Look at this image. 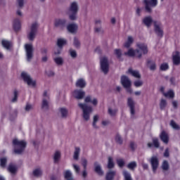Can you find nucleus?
<instances>
[{"mask_svg":"<svg viewBox=\"0 0 180 180\" xmlns=\"http://www.w3.org/2000/svg\"><path fill=\"white\" fill-rule=\"evenodd\" d=\"M137 49L135 51L133 49H129L127 52L124 53L125 56H129V57H138L140 58L143 54H147L148 53V49H147V45L146 44H137Z\"/></svg>","mask_w":180,"mask_h":180,"instance_id":"f257e3e1","label":"nucleus"},{"mask_svg":"<svg viewBox=\"0 0 180 180\" xmlns=\"http://www.w3.org/2000/svg\"><path fill=\"white\" fill-rule=\"evenodd\" d=\"M13 144L14 146V153L15 154H22L26 148V141L13 139Z\"/></svg>","mask_w":180,"mask_h":180,"instance_id":"f03ea898","label":"nucleus"},{"mask_svg":"<svg viewBox=\"0 0 180 180\" xmlns=\"http://www.w3.org/2000/svg\"><path fill=\"white\" fill-rule=\"evenodd\" d=\"M79 108L82 109L83 114V119L86 121H88L89 120V117L91 116V113H92L94 109L91 106L86 105V104L84 103H79L78 104Z\"/></svg>","mask_w":180,"mask_h":180,"instance_id":"7ed1b4c3","label":"nucleus"},{"mask_svg":"<svg viewBox=\"0 0 180 180\" xmlns=\"http://www.w3.org/2000/svg\"><path fill=\"white\" fill-rule=\"evenodd\" d=\"M68 13L70 20H75L77 19V13H78V4L77 2L73 1L71 3Z\"/></svg>","mask_w":180,"mask_h":180,"instance_id":"20e7f679","label":"nucleus"},{"mask_svg":"<svg viewBox=\"0 0 180 180\" xmlns=\"http://www.w3.org/2000/svg\"><path fill=\"white\" fill-rule=\"evenodd\" d=\"M25 50L27 61H31L32 58H33V45L32 44H26L25 45Z\"/></svg>","mask_w":180,"mask_h":180,"instance_id":"39448f33","label":"nucleus"},{"mask_svg":"<svg viewBox=\"0 0 180 180\" xmlns=\"http://www.w3.org/2000/svg\"><path fill=\"white\" fill-rule=\"evenodd\" d=\"M121 83L123 85L124 88H125L129 94H131L133 92V90H131V81L129 79V77L126 76H122L121 77Z\"/></svg>","mask_w":180,"mask_h":180,"instance_id":"423d86ee","label":"nucleus"},{"mask_svg":"<svg viewBox=\"0 0 180 180\" xmlns=\"http://www.w3.org/2000/svg\"><path fill=\"white\" fill-rule=\"evenodd\" d=\"M37 27H39V25L37 22H34L30 30V32L27 34V38L29 40H34V37H36V33H37Z\"/></svg>","mask_w":180,"mask_h":180,"instance_id":"0eeeda50","label":"nucleus"},{"mask_svg":"<svg viewBox=\"0 0 180 180\" xmlns=\"http://www.w3.org/2000/svg\"><path fill=\"white\" fill-rule=\"evenodd\" d=\"M21 77L22 79L29 85V86H36V81L32 80V77H30V75L27 74V72H22L21 73Z\"/></svg>","mask_w":180,"mask_h":180,"instance_id":"6e6552de","label":"nucleus"},{"mask_svg":"<svg viewBox=\"0 0 180 180\" xmlns=\"http://www.w3.org/2000/svg\"><path fill=\"white\" fill-rule=\"evenodd\" d=\"M100 63L103 72H104V74H108V71H109V62L108 61V58L102 57Z\"/></svg>","mask_w":180,"mask_h":180,"instance_id":"1a4fd4ad","label":"nucleus"},{"mask_svg":"<svg viewBox=\"0 0 180 180\" xmlns=\"http://www.w3.org/2000/svg\"><path fill=\"white\" fill-rule=\"evenodd\" d=\"M143 2L145 4L146 10L147 12H151V8L155 7V6L158 4V0H144Z\"/></svg>","mask_w":180,"mask_h":180,"instance_id":"9d476101","label":"nucleus"},{"mask_svg":"<svg viewBox=\"0 0 180 180\" xmlns=\"http://www.w3.org/2000/svg\"><path fill=\"white\" fill-rule=\"evenodd\" d=\"M57 44L59 48H56L54 49L55 56H58V54H60V53H61V47L63 46H65V44H67V40H65L64 39H58Z\"/></svg>","mask_w":180,"mask_h":180,"instance_id":"9b49d317","label":"nucleus"},{"mask_svg":"<svg viewBox=\"0 0 180 180\" xmlns=\"http://www.w3.org/2000/svg\"><path fill=\"white\" fill-rule=\"evenodd\" d=\"M172 61L174 65H179L180 64V53L175 51L172 54Z\"/></svg>","mask_w":180,"mask_h":180,"instance_id":"f8f14e48","label":"nucleus"},{"mask_svg":"<svg viewBox=\"0 0 180 180\" xmlns=\"http://www.w3.org/2000/svg\"><path fill=\"white\" fill-rule=\"evenodd\" d=\"M72 96L76 99H82L85 96V91L82 90H75L72 93Z\"/></svg>","mask_w":180,"mask_h":180,"instance_id":"ddd939ff","label":"nucleus"},{"mask_svg":"<svg viewBox=\"0 0 180 180\" xmlns=\"http://www.w3.org/2000/svg\"><path fill=\"white\" fill-rule=\"evenodd\" d=\"M155 32L158 36L162 37L163 32L161 29V23L158 22H155Z\"/></svg>","mask_w":180,"mask_h":180,"instance_id":"4468645a","label":"nucleus"},{"mask_svg":"<svg viewBox=\"0 0 180 180\" xmlns=\"http://www.w3.org/2000/svg\"><path fill=\"white\" fill-rule=\"evenodd\" d=\"M150 163L153 172H155V171H157V168H158V158H157L155 156L152 157L150 159Z\"/></svg>","mask_w":180,"mask_h":180,"instance_id":"2eb2a0df","label":"nucleus"},{"mask_svg":"<svg viewBox=\"0 0 180 180\" xmlns=\"http://www.w3.org/2000/svg\"><path fill=\"white\" fill-rule=\"evenodd\" d=\"M128 106L130 108V112H131V116H134L135 111H134V101H133V99L131 98H128Z\"/></svg>","mask_w":180,"mask_h":180,"instance_id":"dca6fc26","label":"nucleus"},{"mask_svg":"<svg viewBox=\"0 0 180 180\" xmlns=\"http://www.w3.org/2000/svg\"><path fill=\"white\" fill-rule=\"evenodd\" d=\"M13 27L15 32L20 30L21 25H20V20H19V18H15L13 20Z\"/></svg>","mask_w":180,"mask_h":180,"instance_id":"f3484780","label":"nucleus"},{"mask_svg":"<svg viewBox=\"0 0 180 180\" xmlns=\"http://www.w3.org/2000/svg\"><path fill=\"white\" fill-rule=\"evenodd\" d=\"M94 171L98 174V175L102 176L103 175V170H102V167H101V165L99 163L96 162L94 164Z\"/></svg>","mask_w":180,"mask_h":180,"instance_id":"a211bd4d","label":"nucleus"},{"mask_svg":"<svg viewBox=\"0 0 180 180\" xmlns=\"http://www.w3.org/2000/svg\"><path fill=\"white\" fill-rule=\"evenodd\" d=\"M128 74H131V75H132V77H134L135 78H141V75H140V72H139V71L134 70L131 68H129L128 70Z\"/></svg>","mask_w":180,"mask_h":180,"instance_id":"6ab92c4d","label":"nucleus"},{"mask_svg":"<svg viewBox=\"0 0 180 180\" xmlns=\"http://www.w3.org/2000/svg\"><path fill=\"white\" fill-rule=\"evenodd\" d=\"M133 41H134V38H133V37L131 36H129L124 44V47H126L127 49H129V47H130V46L133 44Z\"/></svg>","mask_w":180,"mask_h":180,"instance_id":"aec40b11","label":"nucleus"},{"mask_svg":"<svg viewBox=\"0 0 180 180\" xmlns=\"http://www.w3.org/2000/svg\"><path fill=\"white\" fill-rule=\"evenodd\" d=\"M160 139L162 141H163V143H165V144H167L168 140H169L168 134L164 131H162L160 134Z\"/></svg>","mask_w":180,"mask_h":180,"instance_id":"412c9836","label":"nucleus"},{"mask_svg":"<svg viewBox=\"0 0 180 180\" xmlns=\"http://www.w3.org/2000/svg\"><path fill=\"white\" fill-rule=\"evenodd\" d=\"M143 22L144 23V25H146V26H147V27H150V26H151V24L153 23V18H151L150 16L146 17L143 18Z\"/></svg>","mask_w":180,"mask_h":180,"instance_id":"4be33fe9","label":"nucleus"},{"mask_svg":"<svg viewBox=\"0 0 180 180\" xmlns=\"http://www.w3.org/2000/svg\"><path fill=\"white\" fill-rule=\"evenodd\" d=\"M64 176L65 179L66 180H74V178L72 177V172H71V170L65 171Z\"/></svg>","mask_w":180,"mask_h":180,"instance_id":"5701e85b","label":"nucleus"},{"mask_svg":"<svg viewBox=\"0 0 180 180\" xmlns=\"http://www.w3.org/2000/svg\"><path fill=\"white\" fill-rule=\"evenodd\" d=\"M86 85V82H85L84 79H79L76 82V86H78L79 88H85Z\"/></svg>","mask_w":180,"mask_h":180,"instance_id":"b1692460","label":"nucleus"},{"mask_svg":"<svg viewBox=\"0 0 180 180\" xmlns=\"http://www.w3.org/2000/svg\"><path fill=\"white\" fill-rule=\"evenodd\" d=\"M77 29H78V26L75 24H70L68 26V30L70 33H75V32H77Z\"/></svg>","mask_w":180,"mask_h":180,"instance_id":"393cba45","label":"nucleus"},{"mask_svg":"<svg viewBox=\"0 0 180 180\" xmlns=\"http://www.w3.org/2000/svg\"><path fill=\"white\" fill-rule=\"evenodd\" d=\"M116 175V172L115 171H110L107 173L105 179L106 180H113V178H115V176Z\"/></svg>","mask_w":180,"mask_h":180,"instance_id":"a878e982","label":"nucleus"},{"mask_svg":"<svg viewBox=\"0 0 180 180\" xmlns=\"http://www.w3.org/2000/svg\"><path fill=\"white\" fill-rule=\"evenodd\" d=\"M1 43L2 46L4 47V49H6V50H9V49H11L12 46V43H11L9 41L3 40Z\"/></svg>","mask_w":180,"mask_h":180,"instance_id":"bb28decb","label":"nucleus"},{"mask_svg":"<svg viewBox=\"0 0 180 180\" xmlns=\"http://www.w3.org/2000/svg\"><path fill=\"white\" fill-rule=\"evenodd\" d=\"M54 24L56 27L58 26H64V25H65V20L56 19Z\"/></svg>","mask_w":180,"mask_h":180,"instance_id":"cd10ccee","label":"nucleus"},{"mask_svg":"<svg viewBox=\"0 0 180 180\" xmlns=\"http://www.w3.org/2000/svg\"><path fill=\"white\" fill-rule=\"evenodd\" d=\"M17 168L16 166L15 165H9L8 167V171L9 172H11V174H15L16 171H17Z\"/></svg>","mask_w":180,"mask_h":180,"instance_id":"c85d7f7f","label":"nucleus"},{"mask_svg":"<svg viewBox=\"0 0 180 180\" xmlns=\"http://www.w3.org/2000/svg\"><path fill=\"white\" fill-rule=\"evenodd\" d=\"M60 157H61V153L57 150L53 155L54 162H57L58 161H60Z\"/></svg>","mask_w":180,"mask_h":180,"instance_id":"c756f323","label":"nucleus"},{"mask_svg":"<svg viewBox=\"0 0 180 180\" xmlns=\"http://www.w3.org/2000/svg\"><path fill=\"white\" fill-rule=\"evenodd\" d=\"M54 61L57 65H63L64 60L61 57H57L54 58Z\"/></svg>","mask_w":180,"mask_h":180,"instance_id":"7c9ffc66","label":"nucleus"},{"mask_svg":"<svg viewBox=\"0 0 180 180\" xmlns=\"http://www.w3.org/2000/svg\"><path fill=\"white\" fill-rule=\"evenodd\" d=\"M147 65L151 71H154V70L156 68L155 63L153 61H148Z\"/></svg>","mask_w":180,"mask_h":180,"instance_id":"2f4dec72","label":"nucleus"},{"mask_svg":"<svg viewBox=\"0 0 180 180\" xmlns=\"http://www.w3.org/2000/svg\"><path fill=\"white\" fill-rule=\"evenodd\" d=\"M164 96L165 98H174V96H175V94H174V91L169 90L167 93H164Z\"/></svg>","mask_w":180,"mask_h":180,"instance_id":"473e14b6","label":"nucleus"},{"mask_svg":"<svg viewBox=\"0 0 180 180\" xmlns=\"http://www.w3.org/2000/svg\"><path fill=\"white\" fill-rule=\"evenodd\" d=\"M80 151L81 150L79 149V148H75L74 156H73L74 160H78V158L79 157Z\"/></svg>","mask_w":180,"mask_h":180,"instance_id":"72a5a7b5","label":"nucleus"},{"mask_svg":"<svg viewBox=\"0 0 180 180\" xmlns=\"http://www.w3.org/2000/svg\"><path fill=\"white\" fill-rule=\"evenodd\" d=\"M123 175H124V180H132L131 175L130 174V173H129V172L124 171Z\"/></svg>","mask_w":180,"mask_h":180,"instance_id":"f704fd0d","label":"nucleus"},{"mask_svg":"<svg viewBox=\"0 0 180 180\" xmlns=\"http://www.w3.org/2000/svg\"><path fill=\"white\" fill-rule=\"evenodd\" d=\"M115 167V163L113 162V158L111 157L108 158V168H113Z\"/></svg>","mask_w":180,"mask_h":180,"instance_id":"c9c22d12","label":"nucleus"},{"mask_svg":"<svg viewBox=\"0 0 180 180\" xmlns=\"http://www.w3.org/2000/svg\"><path fill=\"white\" fill-rule=\"evenodd\" d=\"M6 158H2L0 159V166L1 168H5L6 167Z\"/></svg>","mask_w":180,"mask_h":180,"instance_id":"e433bc0d","label":"nucleus"},{"mask_svg":"<svg viewBox=\"0 0 180 180\" xmlns=\"http://www.w3.org/2000/svg\"><path fill=\"white\" fill-rule=\"evenodd\" d=\"M98 120H99V115H94V121H93V127H94V129L98 128V127L96 126V123H98Z\"/></svg>","mask_w":180,"mask_h":180,"instance_id":"4c0bfd02","label":"nucleus"},{"mask_svg":"<svg viewBox=\"0 0 180 180\" xmlns=\"http://www.w3.org/2000/svg\"><path fill=\"white\" fill-rule=\"evenodd\" d=\"M42 109H44V110L49 109V101H47L46 99H43Z\"/></svg>","mask_w":180,"mask_h":180,"instance_id":"58836bf2","label":"nucleus"},{"mask_svg":"<svg viewBox=\"0 0 180 180\" xmlns=\"http://www.w3.org/2000/svg\"><path fill=\"white\" fill-rule=\"evenodd\" d=\"M60 115L62 117H67V115L68 113V111H67V109L62 108L60 109Z\"/></svg>","mask_w":180,"mask_h":180,"instance_id":"ea45409f","label":"nucleus"},{"mask_svg":"<svg viewBox=\"0 0 180 180\" xmlns=\"http://www.w3.org/2000/svg\"><path fill=\"white\" fill-rule=\"evenodd\" d=\"M170 126L174 129V130H179V125H178L174 120L170 122Z\"/></svg>","mask_w":180,"mask_h":180,"instance_id":"a19ab883","label":"nucleus"},{"mask_svg":"<svg viewBox=\"0 0 180 180\" xmlns=\"http://www.w3.org/2000/svg\"><path fill=\"white\" fill-rule=\"evenodd\" d=\"M41 169H37L33 171V175L34 176H40L41 175Z\"/></svg>","mask_w":180,"mask_h":180,"instance_id":"79ce46f5","label":"nucleus"},{"mask_svg":"<svg viewBox=\"0 0 180 180\" xmlns=\"http://www.w3.org/2000/svg\"><path fill=\"white\" fill-rule=\"evenodd\" d=\"M127 167L129 169H133L137 167V163L136 162H131L128 164Z\"/></svg>","mask_w":180,"mask_h":180,"instance_id":"37998d69","label":"nucleus"},{"mask_svg":"<svg viewBox=\"0 0 180 180\" xmlns=\"http://www.w3.org/2000/svg\"><path fill=\"white\" fill-rule=\"evenodd\" d=\"M168 68H169V67L168 66L167 63H163L160 65V70L162 71H167V70H168Z\"/></svg>","mask_w":180,"mask_h":180,"instance_id":"c03bdc74","label":"nucleus"},{"mask_svg":"<svg viewBox=\"0 0 180 180\" xmlns=\"http://www.w3.org/2000/svg\"><path fill=\"white\" fill-rule=\"evenodd\" d=\"M134 86H136V88H139V86H141L143 85V81L141 80L135 81L134 82Z\"/></svg>","mask_w":180,"mask_h":180,"instance_id":"a18cd8bd","label":"nucleus"},{"mask_svg":"<svg viewBox=\"0 0 180 180\" xmlns=\"http://www.w3.org/2000/svg\"><path fill=\"white\" fill-rule=\"evenodd\" d=\"M153 146L156 148H158V147H160V143L158 142V139L155 138L153 139Z\"/></svg>","mask_w":180,"mask_h":180,"instance_id":"49530a36","label":"nucleus"},{"mask_svg":"<svg viewBox=\"0 0 180 180\" xmlns=\"http://www.w3.org/2000/svg\"><path fill=\"white\" fill-rule=\"evenodd\" d=\"M169 165H168V162L167 161H164L162 165V169H164L165 171H167V169H168L169 168Z\"/></svg>","mask_w":180,"mask_h":180,"instance_id":"de8ad7c7","label":"nucleus"},{"mask_svg":"<svg viewBox=\"0 0 180 180\" xmlns=\"http://www.w3.org/2000/svg\"><path fill=\"white\" fill-rule=\"evenodd\" d=\"M72 167H73L76 174H79V171H80L79 166L78 165L73 164Z\"/></svg>","mask_w":180,"mask_h":180,"instance_id":"09e8293b","label":"nucleus"},{"mask_svg":"<svg viewBox=\"0 0 180 180\" xmlns=\"http://www.w3.org/2000/svg\"><path fill=\"white\" fill-rule=\"evenodd\" d=\"M117 163L119 167H122L123 165H124V160H123V159H118L117 160Z\"/></svg>","mask_w":180,"mask_h":180,"instance_id":"8fccbe9b","label":"nucleus"},{"mask_svg":"<svg viewBox=\"0 0 180 180\" xmlns=\"http://www.w3.org/2000/svg\"><path fill=\"white\" fill-rule=\"evenodd\" d=\"M167 106V101L164 99H162L160 101V108L164 109Z\"/></svg>","mask_w":180,"mask_h":180,"instance_id":"3c124183","label":"nucleus"},{"mask_svg":"<svg viewBox=\"0 0 180 180\" xmlns=\"http://www.w3.org/2000/svg\"><path fill=\"white\" fill-rule=\"evenodd\" d=\"M73 44L76 47H79V46H81V43L79 42V40H78V39H77V38L74 39Z\"/></svg>","mask_w":180,"mask_h":180,"instance_id":"603ef678","label":"nucleus"},{"mask_svg":"<svg viewBox=\"0 0 180 180\" xmlns=\"http://www.w3.org/2000/svg\"><path fill=\"white\" fill-rule=\"evenodd\" d=\"M108 113H109V115H110V116H115V115H116V113H117V110H112V109L109 108Z\"/></svg>","mask_w":180,"mask_h":180,"instance_id":"864d4df0","label":"nucleus"},{"mask_svg":"<svg viewBox=\"0 0 180 180\" xmlns=\"http://www.w3.org/2000/svg\"><path fill=\"white\" fill-rule=\"evenodd\" d=\"M115 54L120 58V56H122V51H120V49H115Z\"/></svg>","mask_w":180,"mask_h":180,"instance_id":"5fc2aeb1","label":"nucleus"},{"mask_svg":"<svg viewBox=\"0 0 180 180\" xmlns=\"http://www.w3.org/2000/svg\"><path fill=\"white\" fill-rule=\"evenodd\" d=\"M70 53L71 57H72L73 58H75V57H77V52L75 50L70 49Z\"/></svg>","mask_w":180,"mask_h":180,"instance_id":"6e6d98bb","label":"nucleus"},{"mask_svg":"<svg viewBox=\"0 0 180 180\" xmlns=\"http://www.w3.org/2000/svg\"><path fill=\"white\" fill-rule=\"evenodd\" d=\"M18 101V91H14V98L12 99V102H16Z\"/></svg>","mask_w":180,"mask_h":180,"instance_id":"4d7b16f0","label":"nucleus"},{"mask_svg":"<svg viewBox=\"0 0 180 180\" xmlns=\"http://www.w3.org/2000/svg\"><path fill=\"white\" fill-rule=\"evenodd\" d=\"M115 141H117V143H119V144H122V138L120 135H117L115 136Z\"/></svg>","mask_w":180,"mask_h":180,"instance_id":"13d9d810","label":"nucleus"},{"mask_svg":"<svg viewBox=\"0 0 180 180\" xmlns=\"http://www.w3.org/2000/svg\"><path fill=\"white\" fill-rule=\"evenodd\" d=\"M91 103L94 106H96L98 105V100L96 98H93L91 99Z\"/></svg>","mask_w":180,"mask_h":180,"instance_id":"bf43d9fd","label":"nucleus"},{"mask_svg":"<svg viewBox=\"0 0 180 180\" xmlns=\"http://www.w3.org/2000/svg\"><path fill=\"white\" fill-rule=\"evenodd\" d=\"M47 49L46 48H43L41 50V53L42 54V56H46V54H47Z\"/></svg>","mask_w":180,"mask_h":180,"instance_id":"052dcab7","label":"nucleus"},{"mask_svg":"<svg viewBox=\"0 0 180 180\" xmlns=\"http://www.w3.org/2000/svg\"><path fill=\"white\" fill-rule=\"evenodd\" d=\"M82 164L84 168V169L86 168V164H87V162L85 159H82Z\"/></svg>","mask_w":180,"mask_h":180,"instance_id":"680f3d73","label":"nucleus"},{"mask_svg":"<svg viewBox=\"0 0 180 180\" xmlns=\"http://www.w3.org/2000/svg\"><path fill=\"white\" fill-rule=\"evenodd\" d=\"M92 101V98H91V96H87L86 97L84 101L86 102V103H88L89 102H91Z\"/></svg>","mask_w":180,"mask_h":180,"instance_id":"e2e57ef3","label":"nucleus"},{"mask_svg":"<svg viewBox=\"0 0 180 180\" xmlns=\"http://www.w3.org/2000/svg\"><path fill=\"white\" fill-rule=\"evenodd\" d=\"M17 2L20 8H22V6H23V0H17Z\"/></svg>","mask_w":180,"mask_h":180,"instance_id":"0e129e2a","label":"nucleus"},{"mask_svg":"<svg viewBox=\"0 0 180 180\" xmlns=\"http://www.w3.org/2000/svg\"><path fill=\"white\" fill-rule=\"evenodd\" d=\"M30 109H32V105L30 104H27L26 107H25V110H30Z\"/></svg>","mask_w":180,"mask_h":180,"instance_id":"69168bd1","label":"nucleus"},{"mask_svg":"<svg viewBox=\"0 0 180 180\" xmlns=\"http://www.w3.org/2000/svg\"><path fill=\"white\" fill-rule=\"evenodd\" d=\"M164 155H165V157H169V151L168 150V149L165 150Z\"/></svg>","mask_w":180,"mask_h":180,"instance_id":"338daca9","label":"nucleus"},{"mask_svg":"<svg viewBox=\"0 0 180 180\" xmlns=\"http://www.w3.org/2000/svg\"><path fill=\"white\" fill-rule=\"evenodd\" d=\"M47 60H49V57H47V56H44L42 57V61L44 63H46V61H47Z\"/></svg>","mask_w":180,"mask_h":180,"instance_id":"774afa93","label":"nucleus"}]
</instances>
